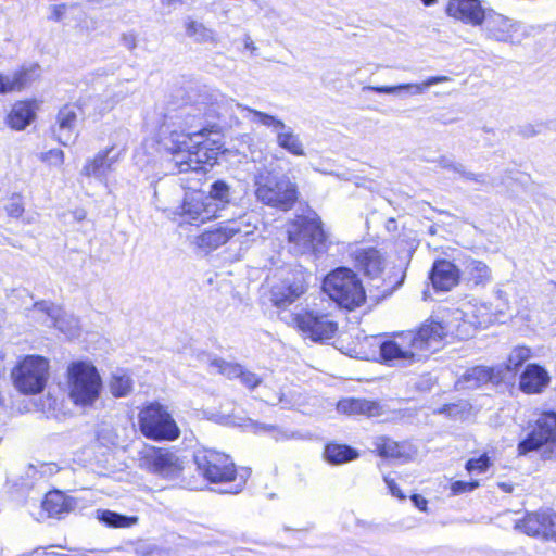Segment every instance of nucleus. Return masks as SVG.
Segmentation results:
<instances>
[{
    "instance_id": "nucleus-1",
    "label": "nucleus",
    "mask_w": 556,
    "mask_h": 556,
    "mask_svg": "<svg viewBox=\"0 0 556 556\" xmlns=\"http://www.w3.org/2000/svg\"><path fill=\"white\" fill-rule=\"evenodd\" d=\"M218 90L203 86L188 92L181 104L170 108L160 126V142L172 154L179 173L199 172L208 163V148L202 140L211 122L222 115Z\"/></svg>"
},
{
    "instance_id": "nucleus-2",
    "label": "nucleus",
    "mask_w": 556,
    "mask_h": 556,
    "mask_svg": "<svg viewBox=\"0 0 556 556\" xmlns=\"http://www.w3.org/2000/svg\"><path fill=\"white\" fill-rule=\"evenodd\" d=\"M446 336L445 327L435 320H426L418 329L402 331L380 345L386 364L406 366L438 351Z\"/></svg>"
},
{
    "instance_id": "nucleus-3",
    "label": "nucleus",
    "mask_w": 556,
    "mask_h": 556,
    "mask_svg": "<svg viewBox=\"0 0 556 556\" xmlns=\"http://www.w3.org/2000/svg\"><path fill=\"white\" fill-rule=\"evenodd\" d=\"M194 463L199 472L210 482L228 484L222 490L223 493L241 492L249 477L247 469L238 472L229 456L213 450L198 451L194 454Z\"/></svg>"
},
{
    "instance_id": "nucleus-4",
    "label": "nucleus",
    "mask_w": 556,
    "mask_h": 556,
    "mask_svg": "<svg viewBox=\"0 0 556 556\" xmlns=\"http://www.w3.org/2000/svg\"><path fill=\"white\" fill-rule=\"evenodd\" d=\"M102 388L100 372L91 362L76 361L68 365V399L75 406L92 408L100 399Z\"/></svg>"
},
{
    "instance_id": "nucleus-5",
    "label": "nucleus",
    "mask_w": 556,
    "mask_h": 556,
    "mask_svg": "<svg viewBox=\"0 0 556 556\" xmlns=\"http://www.w3.org/2000/svg\"><path fill=\"white\" fill-rule=\"evenodd\" d=\"M254 194L258 202L281 211H289L298 201V187L288 176L276 177L267 170L254 175Z\"/></svg>"
},
{
    "instance_id": "nucleus-6",
    "label": "nucleus",
    "mask_w": 556,
    "mask_h": 556,
    "mask_svg": "<svg viewBox=\"0 0 556 556\" xmlns=\"http://www.w3.org/2000/svg\"><path fill=\"white\" fill-rule=\"evenodd\" d=\"M290 251L295 255H321L328 250V239L319 218H298L287 225Z\"/></svg>"
},
{
    "instance_id": "nucleus-7",
    "label": "nucleus",
    "mask_w": 556,
    "mask_h": 556,
    "mask_svg": "<svg viewBox=\"0 0 556 556\" xmlns=\"http://www.w3.org/2000/svg\"><path fill=\"white\" fill-rule=\"evenodd\" d=\"M323 289L331 300L350 311L361 306L366 299L357 275L345 267L337 268L328 274Z\"/></svg>"
},
{
    "instance_id": "nucleus-8",
    "label": "nucleus",
    "mask_w": 556,
    "mask_h": 556,
    "mask_svg": "<svg viewBox=\"0 0 556 556\" xmlns=\"http://www.w3.org/2000/svg\"><path fill=\"white\" fill-rule=\"evenodd\" d=\"M517 450L519 455L541 451L542 459H556V413L541 414L532 430L519 442Z\"/></svg>"
},
{
    "instance_id": "nucleus-9",
    "label": "nucleus",
    "mask_w": 556,
    "mask_h": 556,
    "mask_svg": "<svg viewBox=\"0 0 556 556\" xmlns=\"http://www.w3.org/2000/svg\"><path fill=\"white\" fill-rule=\"evenodd\" d=\"M142 434L153 440H176L180 430L167 408L157 402L148 404L139 413Z\"/></svg>"
},
{
    "instance_id": "nucleus-10",
    "label": "nucleus",
    "mask_w": 556,
    "mask_h": 556,
    "mask_svg": "<svg viewBox=\"0 0 556 556\" xmlns=\"http://www.w3.org/2000/svg\"><path fill=\"white\" fill-rule=\"evenodd\" d=\"M258 218L253 213H245L236 219L224 223L218 228L204 231L195 238V244L205 250H215L227 243L235 236H250L257 229Z\"/></svg>"
},
{
    "instance_id": "nucleus-11",
    "label": "nucleus",
    "mask_w": 556,
    "mask_h": 556,
    "mask_svg": "<svg viewBox=\"0 0 556 556\" xmlns=\"http://www.w3.org/2000/svg\"><path fill=\"white\" fill-rule=\"evenodd\" d=\"M235 105L241 111H245L251 114L250 121L252 123L271 128L276 135V143L279 148L294 156H305L304 144L292 127L286 125L281 119L274 115L251 109L240 103H235Z\"/></svg>"
},
{
    "instance_id": "nucleus-12",
    "label": "nucleus",
    "mask_w": 556,
    "mask_h": 556,
    "mask_svg": "<svg viewBox=\"0 0 556 556\" xmlns=\"http://www.w3.org/2000/svg\"><path fill=\"white\" fill-rule=\"evenodd\" d=\"M479 26L488 40L511 46L522 41V37L519 35L521 24L492 9H488V13Z\"/></svg>"
},
{
    "instance_id": "nucleus-13",
    "label": "nucleus",
    "mask_w": 556,
    "mask_h": 556,
    "mask_svg": "<svg viewBox=\"0 0 556 556\" xmlns=\"http://www.w3.org/2000/svg\"><path fill=\"white\" fill-rule=\"evenodd\" d=\"M48 328H55L67 338H76L80 333L79 319L68 314L59 305L48 301L37 302V323Z\"/></svg>"
},
{
    "instance_id": "nucleus-14",
    "label": "nucleus",
    "mask_w": 556,
    "mask_h": 556,
    "mask_svg": "<svg viewBox=\"0 0 556 556\" xmlns=\"http://www.w3.org/2000/svg\"><path fill=\"white\" fill-rule=\"evenodd\" d=\"M139 466L162 477H175L181 470L175 453L161 447L146 446L140 452Z\"/></svg>"
},
{
    "instance_id": "nucleus-15",
    "label": "nucleus",
    "mask_w": 556,
    "mask_h": 556,
    "mask_svg": "<svg viewBox=\"0 0 556 556\" xmlns=\"http://www.w3.org/2000/svg\"><path fill=\"white\" fill-rule=\"evenodd\" d=\"M306 290L305 274L302 269H288L281 273L279 281L271 287V301L278 307H286Z\"/></svg>"
},
{
    "instance_id": "nucleus-16",
    "label": "nucleus",
    "mask_w": 556,
    "mask_h": 556,
    "mask_svg": "<svg viewBox=\"0 0 556 556\" xmlns=\"http://www.w3.org/2000/svg\"><path fill=\"white\" fill-rule=\"evenodd\" d=\"M300 330L312 341L324 342L333 338L338 324L329 314L309 311L296 317Z\"/></svg>"
},
{
    "instance_id": "nucleus-17",
    "label": "nucleus",
    "mask_w": 556,
    "mask_h": 556,
    "mask_svg": "<svg viewBox=\"0 0 556 556\" xmlns=\"http://www.w3.org/2000/svg\"><path fill=\"white\" fill-rule=\"evenodd\" d=\"M516 528L530 536L556 541V514L549 509L528 513L516 523Z\"/></svg>"
},
{
    "instance_id": "nucleus-18",
    "label": "nucleus",
    "mask_w": 556,
    "mask_h": 556,
    "mask_svg": "<svg viewBox=\"0 0 556 556\" xmlns=\"http://www.w3.org/2000/svg\"><path fill=\"white\" fill-rule=\"evenodd\" d=\"M180 224L199 225L216 218L215 207L210 206L205 194H186L180 206L177 207Z\"/></svg>"
},
{
    "instance_id": "nucleus-19",
    "label": "nucleus",
    "mask_w": 556,
    "mask_h": 556,
    "mask_svg": "<svg viewBox=\"0 0 556 556\" xmlns=\"http://www.w3.org/2000/svg\"><path fill=\"white\" fill-rule=\"evenodd\" d=\"M114 147H110L99 151L93 157L87 159L80 174L100 182H106L109 174L114 170L119 157V153H114Z\"/></svg>"
},
{
    "instance_id": "nucleus-20",
    "label": "nucleus",
    "mask_w": 556,
    "mask_h": 556,
    "mask_svg": "<svg viewBox=\"0 0 556 556\" xmlns=\"http://www.w3.org/2000/svg\"><path fill=\"white\" fill-rule=\"evenodd\" d=\"M448 16L457 18L471 26H479L488 10L483 9L479 0H450L446 7Z\"/></svg>"
},
{
    "instance_id": "nucleus-21",
    "label": "nucleus",
    "mask_w": 556,
    "mask_h": 556,
    "mask_svg": "<svg viewBox=\"0 0 556 556\" xmlns=\"http://www.w3.org/2000/svg\"><path fill=\"white\" fill-rule=\"evenodd\" d=\"M208 365L228 379L239 378L241 383L251 390L262 383V379L256 374L245 370L238 363H231L220 357H210Z\"/></svg>"
},
{
    "instance_id": "nucleus-22",
    "label": "nucleus",
    "mask_w": 556,
    "mask_h": 556,
    "mask_svg": "<svg viewBox=\"0 0 556 556\" xmlns=\"http://www.w3.org/2000/svg\"><path fill=\"white\" fill-rule=\"evenodd\" d=\"M460 268L458 262L439 260L433 263L430 280L437 290L448 291L459 282Z\"/></svg>"
},
{
    "instance_id": "nucleus-23",
    "label": "nucleus",
    "mask_w": 556,
    "mask_h": 556,
    "mask_svg": "<svg viewBox=\"0 0 556 556\" xmlns=\"http://www.w3.org/2000/svg\"><path fill=\"white\" fill-rule=\"evenodd\" d=\"M16 390L24 394L35 393V356L27 355L20 359L11 371Z\"/></svg>"
},
{
    "instance_id": "nucleus-24",
    "label": "nucleus",
    "mask_w": 556,
    "mask_h": 556,
    "mask_svg": "<svg viewBox=\"0 0 556 556\" xmlns=\"http://www.w3.org/2000/svg\"><path fill=\"white\" fill-rule=\"evenodd\" d=\"M76 111L74 105H64L58 113L56 126L53 128V134L56 140L63 146H70L76 140Z\"/></svg>"
},
{
    "instance_id": "nucleus-25",
    "label": "nucleus",
    "mask_w": 556,
    "mask_h": 556,
    "mask_svg": "<svg viewBox=\"0 0 556 556\" xmlns=\"http://www.w3.org/2000/svg\"><path fill=\"white\" fill-rule=\"evenodd\" d=\"M548 372L538 364H529L520 376L519 388L527 394H538L549 384Z\"/></svg>"
},
{
    "instance_id": "nucleus-26",
    "label": "nucleus",
    "mask_w": 556,
    "mask_h": 556,
    "mask_svg": "<svg viewBox=\"0 0 556 556\" xmlns=\"http://www.w3.org/2000/svg\"><path fill=\"white\" fill-rule=\"evenodd\" d=\"M454 261L458 262L460 273L468 282L484 286L491 280V269L484 262L467 255L458 256Z\"/></svg>"
},
{
    "instance_id": "nucleus-27",
    "label": "nucleus",
    "mask_w": 556,
    "mask_h": 556,
    "mask_svg": "<svg viewBox=\"0 0 556 556\" xmlns=\"http://www.w3.org/2000/svg\"><path fill=\"white\" fill-rule=\"evenodd\" d=\"M337 409L339 413L348 416L377 417L383 413L379 402L353 397L339 401Z\"/></svg>"
},
{
    "instance_id": "nucleus-28",
    "label": "nucleus",
    "mask_w": 556,
    "mask_h": 556,
    "mask_svg": "<svg viewBox=\"0 0 556 556\" xmlns=\"http://www.w3.org/2000/svg\"><path fill=\"white\" fill-rule=\"evenodd\" d=\"M355 261L357 267L370 279L379 278L386 265L384 257L375 248L357 250Z\"/></svg>"
},
{
    "instance_id": "nucleus-29",
    "label": "nucleus",
    "mask_w": 556,
    "mask_h": 556,
    "mask_svg": "<svg viewBox=\"0 0 556 556\" xmlns=\"http://www.w3.org/2000/svg\"><path fill=\"white\" fill-rule=\"evenodd\" d=\"M451 78L447 76H431L419 84H401L396 86H365L363 87V91L365 90H371L378 93H388V94H394L401 91H406L409 94L416 96V94H422L429 87L440 84L450 81Z\"/></svg>"
},
{
    "instance_id": "nucleus-30",
    "label": "nucleus",
    "mask_w": 556,
    "mask_h": 556,
    "mask_svg": "<svg viewBox=\"0 0 556 556\" xmlns=\"http://www.w3.org/2000/svg\"><path fill=\"white\" fill-rule=\"evenodd\" d=\"M210 206L215 207V215L219 217V212L228 205L235 203V190L231 185L225 180L218 179L211 184L208 194L205 195Z\"/></svg>"
},
{
    "instance_id": "nucleus-31",
    "label": "nucleus",
    "mask_w": 556,
    "mask_h": 556,
    "mask_svg": "<svg viewBox=\"0 0 556 556\" xmlns=\"http://www.w3.org/2000/svg\"><path fill=\"white\" fill-rule=\"evenodd\" d=\"M504 380L503 369L497 367L476 366L464 374L468 388H479L488 382L498 384Z\"/></svg>"
},
{
    "instance_id": "nucleus-32",
    "label": "nucleus",
    "mask_w": 556,
    "mask_h": 556,
    "mask_svg": "<svg viewBox=\"0 0 556 556\" xmlns=\"http://www.w3.org/2000/svg\"><path fill=\"white\" fill-rule=\"evenodd\" d=\"M73 507L72 498L58 490L48 492L41 503V510L49 518H61L64 514L71 511Z\"/></svg>"
},
{
    "instance_id": "nucleus-33",
    "label": "nucleus",
    "mask_w": 556,
    "mask_h": 556,
    "mask_svg": "<svg viewBox=\"0 0 556 556\" xmlns=\"http://www.w3.org/2000/svg\"><path fill=\"white\" fill-rule=\"evenodd\" d=\"M186 35L195 43L217 46L219 39L214 29L208 28L203 23L188 17L185 21Z\"/></svg>"
},
{
    "instance_id": "nucleus-34",
    "label": "nucleus",
    "mask_w": 556,
    "mask_h": 556,
    "mask_svg": "<svg viewBox=\"0 0 556 556\" xmlns=\"http://www.w3.org/2000/svg\"><path fill=\"white\" fill-rule=\"evenodd\" d=\"M35 115L33 104L30 102L21 101L13 105L8 115V124L16 130L24 129Z\"/></svg>"
},
{
    "instance_id": "nucleus-35",
    "label": "nucleus",
    "mask_w": 556,
    "mask_h": 556,
    "mask_svg": "<svg viewBox=\"0 0 556 556\" xmlns=\"http://www.w3.org/2000/svg\"><path fill=\"white\" fill-rule=\"evenodd\" d=\"M108 387L110 393L114 397H126L134 390V380L127 371L117 369L112 372L108 382Z\"/></svg>"
},
{
    "instance_id": "nucleus-36",
    "label": "nucleus",
    "mask_w": 556,
    "mask_h": 556,
    "mask_svg": "<svg viewBox=\"0 0 556 556\" xmlns=\"http://www.w3.org/2000/svg\"><path fill=\"white\" fill-rule=\"evenodd\" d=\"M325 458L332 465H341L358 458V452L345 444L330 443L326 445L324 452Z\"/></svg>"
},
{
    "instance_id": "nucleus-37",
    "label": "nucleus",
    "mask_w": 556,
    "mask_h": 556,
    "mask_svg": "<svg viewBox=\"0 0 556 556\" xmlns=\"http://www.w3.org/2000/svg\"><path fill=\"white\" fill-rule=\"evenodd\" d=\"M30 71H16L11 75L0 74V93L16 92L30 84Z\"/></svg>"
},
{
    "instance_id": "nucleus-38",
    "label": "nucleus",
    "mask_w": 556,
    "mask_h": 556,
    "mask_svg": "<svg viewBox=\"0 0 556 556\" xmlns=\"http://www.w3.org/2000/svg\"><path fill=\"white\" fill-rule=\"evenodd\" d=\"M531 356L529 348L519 345L511 350L507 361L503 365L496 366L497 369H503L504 378L508 372L516 374L517 370L528 361Z\"/></svg>"
},
{
    "instance_id": "nucleus-39",
    "label": "nucleus",
    "mask_w": 556,
    "mask_h": 556,
    "mask_svg": "<svg viewBox=\"0 0 556 556\" xmlns=\"http://www.w3.org/2000/svg\"><path fill=\"white\" fill-rule=\"evenodd\" d=\"M375 447L382 457L407 458L404 445L387 437H378L375 440Z\"/></svg>"
},
{
    "instance_id": "nucleus-40",
    "label": "nucleus",
    "mask_w": 556,
    "mask_h": 556,
    "mask_svg": "<svg viewBox=\"0 0 556 556\" xmlns=\"http://www.w3.org/2000/svg\"><path fill=\"white\" fill-rule=\"evenodd\" d=\"M98 519L104 525L113 528H128L138 522L136 516H125L112 510H98Z\"/></svg>"
},
{
    "instance_id": "nucleus-41",
    "label": "nucleus",
    "mask_w": 556,
    "mask_h": 556,
    "mask_svg": "<svg viewBox=\"0 0 556 556\" xmlns=\"http://www.w3.org/2000/svg\"><path fill=\"white\" fill-rule=\"evenodd\" d=\"M263 400L271 405L280 404L282 408L290 409L301 404L300 394L295 392H266Z\"/></svg>"
},
{
    "instance_id": "nucleus-42",
    "label": "nucleus",
    "mask_w": 556,
    "mask_h": 556,
    "mask_svg": "<svg viewBox=\"0 0 556 556\" xmlns=\"http://www.w3.org/2000/svg\"><path fill=\"white\" fill-rule=\"evenodd\" d=\"M122 100L118 94H106L92 100L93 108L99 116L110 112Z\"/></svg>"
},
{
    "instance_id": "nucleus-43",
    "label": "nucleus",
    "mask_w": 556,
    "mask_h": 556,
    "mask_svg": "<svg viewBox=\"0 0 556 556\" xmlns=\"http://www.w3.org/2000/svg\"><path fill=\"white\" fill-rule=\"evenodd\" d=\"M49 359L37 355V394H40L50 377Z\"/></svg>"
},
{
    "instance_id": "nucleus-44",
    "label": "nucleus",
    "mask_w": 556,
    "mask_h": 556,
    "mask_svg": "<svg viewBox=\"0 0 556 556\" xmlns=\"http://www.w3.org/2000/svg\"><path fill=\"white\" fill-rule=\"evenodd\" d=\"M469 405L466 401H459L457 403L445 404L438 408V414H444L454 419L462 418L465 413L468 412Z\"/></svg>"
},
{
    "instance_id": "nucleus-45",
    "label": "nucleus",
    "mask_w": 556,
    "mask_h": 556,
    "mask_svg": "<svg viewBox=\"0 0 556 556\" xmlns=\"http://www.w3.org/2000/svg\"><path fill=\"white\" fill-rule=\"evenodd\" d=\"M58 408V399L50 392L40 397L37 410L40 409L47 417L53 416Z\"/></svg>"
},
{
    "instance_id": "nucleus-46",
    "label": "nucleus",
    "mask_w": 556,
    "mask_h": 556,
    "mask_svg": "<svg viewBox=\"0 0 556 556\" xmlns=\"http://www.w3.org/2000/svg\"><path fill=\"white\" fill-rule=\"evenodd\" d=\"M490 467V458L486 454L481 455L478 458H471L466 463V470L471 472L482 473Z\"/></svg>"
},
{
    "instance_id": "nucleus-47",
    "label": "nucleus",
    "mask_w": 556,
    "mask_h": 556,
    "mask_svg": "<svg viewBox=\"0 0 556 556\" xmlns=\"http://www.w3.org/2000/svg\"><path fill=\"white\" fill-rule=\"evenodd\" d=\"M252 427L255 429V432H268L278 441V440H288L292 438V434H289L287 431L278 429L275 426L264 425V424H252Z\"/></svg>"
},
{
    "instance_id": "nucleus-48",
    "label": "nucleus",
    "mask_w": 556,
    "mask_h": 556,
    "mask_svg": "<svg viewBox=\"0 0 556 556\" xmlns=\"http://www.w3.org/2000/svg\"><path fill=\"white\" fill-rule=\"evenodd\" d=\"M460 178H463L465 181H472L480 187L490 185L488 175H485L484 173H473L471 170H468L466 166L462 172Z\"/></svg>"
},
{
    "instance_id": "nucleus-49",
    "label": "nucleus",
    "mask_w": 556,
    "mask_h": 556,
    "mask_svg": "<svg viewBox=\"0 0 556 556\" xmlns=\"http://www.w3.org/2000/svg\"><path fill=\"white\" fill-rule=\"evenodd\" d=\"M41 161L51 166H61L64 162V153L60 149H51L41 155Z\"/></svg>"
},
{
    "instance_id": "nucleus-50",
    "label": "nucleus",
    "mask_w": 556,
    "mask_h": 556,
    "mask_svg": "<svg viewBox=\"0 0 556 556\" xmlns=\"http://www.w3.org/2000/svg\"><path fill=\"white\" fill-rule=\"evenodd\" d=\"M479 486V482L477 480H471L469 482L465 481H455L451 484V491L454 495H458L462 493L471 492Z\"/></svg>"
},
{
    "instance_id": "nucleus-51",
    "label": "nucleus",
    "mask_w": 556,
    "mask_h": 556,
    "mask_svg": "<svg viewBox=\"0 0 556 556\" xmlns=\"http://www.w3.org/2000/svg\"><path fill=\"white\" fill-rule=\"evenodd\" d=\"M437 163L441 168L450 169V170L458 174L459 176L462 175V172L465 167L464 164L455 162L454 160H452L451 157L445 156V155L440 156L438 159Z\"/></svg>"
},
{
    "instance_id": "nucleus-52",
    "label": "nucleus",
    "mask_w": 556,
    "mask_h": 556,
    "mask_svg": "<svg viewBox=\"0 0 556 556\" xmlns=\"http://www.w3.org/2000/svg\"><path fill=\"white\" fill-rule=\"evenodd\" d=\"M23 205L18 195L12 197L5 205V211L10 216L18 217L23 213Z\"/></svg>"
},
{
    "instance_id": "nucleus-53",
    "label": "nucleus",
    "mask_w": 556,
    "mask_h": 556,
    "mask_svg": "<svg viewBox=\"0 0 556 556\" xmlns=\"http://www.w3.org/2000/svg\"><path fill=\"white\" fill-rule=\"evenodd\" d=\"M121 42L129 51L135 50L138 42L137 34L135 31L123 33L121 36Z\"/></svg>"
},
{
    "instance_id": "nucleus-54",
    "label": "nucleus",
    "mask_w": 556,
    "mask_h": 556,
    "mask_svg": "<svg viewBox=\"0 0 556 556\" xmlns=\"http://www.w3.org/2000/svg\"><path fill=\"white\" fill-rule=\"evenodd\" d=\"M60 470V467L55 463H43L37 467V473L41 477L48 478L55 475Z\"/></svg>"
},
{
    "instance_id": "nucleus-55",
    "label": "nucleus",
    "mask_w": 556,
    "mask_h": 556,
    "mask_svg": "<svg viewBox=\"0 0 556 556\" xmlns=\"http://www.w3.org/2000/svg\"><path fill=\"white\" fill-rule=\"evenodd\" d=\"M386 484L388 485L389 488V491L391 492V494L395 497H399L401 500L405 498V495L402 493V491L400 490V488L397 486L396 482L394 481V479L386 476L383 478Z\"/></svg>"
},
{
    "instance_id": "nucleus-56",
    "label": "nucleus",
    "mask_w": 556,
    "mask_h": 556,
    "mask_svg": "<svg viewBox=\"0 0 556 556\" xmlns=\"http://www.w3.org/2000/svg\"><path fill=\"white\" fill-rule=\"evenodd\" d=\"M412 501L415 504V506L418 507L419 509H426L427 501L421 495L414 494L412 496Z\"/></svg>"
},
{
    "instance_id": "nucleus-57",
    "label": "nucleus",
    "mask_w": 556,
    "mask_h": 556,
    "mask_svg": "<svg viewBox=\"0 0 556 556\" xmlns=\"http://www.w3.org/2000/svg\"><path fill=\"white\" fill-rule=\"evenodd\" d=\"M244 48L250 50L251 52H254L257 49L249 35H245L244 37Z\"/></svg>"
},
{
    "instance_id": "nucleus-58",
    "label": "nucleus",
    "mask_w": 556,
    "mask_h": 556,
    "mask_svg": "<svg viewBox=\"0 0 556 556\" xmlns=\"http://www.w3.org/2000/svg\"><path fill=\"white\" fill-rule=\"evenodd\" d=\"M147 555L149 556H168V552L161 548H153Z\"/></svg>"
},
{
    "instance_id": "nucleus-59",
    "label": "nucleus",
    "mask_w": 556,
    "mask_h": 556,
    "mask_svg": "<svg viewBox=\"0 0 556 556\" xmlns=\"http://www.w3.org/2000/svg\"><path fill=\"white\" fill-rule=\"evenodd\" d=\"M73 214H74V218L78 222L85 219V217H86V212L83 208L75 210Z\"/></svg>"
},
{
    "instance_id": "nucleus-60",
    "label": "nucleus",
    "mask_w": 556,
    "mask_h": 556,
    "mask_svg": "<svg viewBox=\"0 0 556 556\" xmlns=\"http://www.w3.org/2000/svg\"><path fill=\"white\" fill-rule=\"evenodd\" d=\"M181 1L182 0H162L163 4L168 5V7H170L175 3L181 2Z\"/></svg>"
},
{
    "instance_id": "nucleus-61",
    "label": "nucleus",
    "mask_w": 556,
    "mask_h": 556,
    "mask_svg": "<svg viewBox=\"0 0 556 556\" xmlns=\"http://www.w3.org/2000/svg\"><path fill=\"white\" fill-rule=\"evenodd\" d=\"M496 296H497L500 300H506V293H505L503 290H497V291H496Z\"/></svg>"
},
{
    "instance_id": "nucleus-62",
    "label": "nucleus",
    "mask_w": 556,
    "mask_h": 556,
    "mask_svg": "<svg viewBox=\"0 0 556 556\" xmlns=\"http://www.w3.org/2000/svg\"><path fill=\"white\" fill-rule=\"evenodd\" d=\"M426 5H431L435 3L437 0H421Z\"/></svg>"
},
{
    "instance_id": "nucleus-63",
    "label": "nucleus",
    "mask_w": 556,
    "mask_h": 556,
    "mask_svg": "<svg viewBox=\"0 0 556 556\" xmlns=\"http://www.w3.org/2000/svg\"><path fill=\"white\" fill-rule=\"evenodd\" d=\"M62 11L61 9H55V18L59 20L61 17Z\"/></svg>"
},
{
    "instance_id": "nucleus-64",
    "label": "nucleus",
    "mask_w": 556,
    "mask_h": 556,
    "mask_svg": "<svg viewBox=\"0 0 556 556\" xmlns=\"http://www.w3.org/2000/svg\"><path fill=\"white\" fill-rule=\"evenodd\" d=\"M115 439H116V435L114 434V435L109 438V442L114 444L115 443Z\"/></svg>"
}]
</instances>
